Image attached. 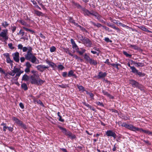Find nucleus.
<instances>
[{
    "instance_id": "7ed1b4c3",
    "label": "nucleus",
    "mask_w": 152,
    "mask_h": 152,
    "mask_svg": "<svg viewBox=\"0 0 152 152\" xmlns=\"http://www.w3.org/2000/svg\"><path fill=\"white\" fill-rule=\"evenodd\" d=\"M7 34L8 30L7 29L3 30L0 33V37H2L5 40H7L8 39Z\"/></svg>"
},
{
    "instance_id": "393cba45",
    "label": "nucleus",
    "mask_w": 152,
    "mask_h": 152,
    "mask_svg": "<svg viewBox=\"0 0 152 152\" xmlns=\"http://www.w3.org/2000/svg\"><path fill=\"white\" fill-rule=\"evenodd\" d=\"M34 13L38 16L43 15V13L42 12L37 10H34Z\"/></svg>"
},
{
    "instance_id": "423d86ee",
    "label": "nucleus",
    "mask_w": 152,
    "mask_h": 152,
    "mask_svg": "<svg viewBox=\"0 0 152 152\" xmlns=\"http://www.w3.org/2000/svg\"><path fill=\"white\" fill-rule=\"evenodd\" d=\"M82 43L87 47H90L92 44V43L89 39L86 37L85 38Z\"/></svg>"
},
{
    "instance_id": "09e8293b",
    "label": "nucleus",
    "mask_w": 152,
    "mask_h": 152,
    "mask_svg": "<svg viewBox=\"0 0 152 152\" xmlns=\"http://www.w3.org/2000/svg\"><path fill=\"white\" fill-rule=\"evenodd\" d=\"M71 134L72 133L70 132L67 131L65 134L66 136H68V137H69Z\"/></svg>"
},
{
    "instance_id": "338daca9",
    "label": "nucleus",
    "mask_w": 152,
    "mask_h": 152,
    "mask_svg": "<svg viewBox=\"0 0 152 152\" xmlns=\"http://www.w3.org/2000/svg\"><path fill=\"white\" fill-rule=\"evenodd\" d=\"M31 98L33 99L34 102L36 104L37 103V100H36L35 97L34 96H31Z\"/></svg>"
},
{
    "instance_id": "2f4dec72",
    "label": "nucleus",
    "mask_w": 152,
    "mask_h": 152,
    "mask_svg": "<svg viewBox=\"0 0 152 152\" xmlns=\"http://www.w3.org/2000/svg\"><path fill=\"white\" fill-rule=\"evenodd\" d=\"M77 87L80 91H85L84 87L82 86H79L77 85Z\"/></svg>"
},
{
    "instance_id": "c756f323",
    "label": "nucleus",
    "mask_w": 152,
    "mask_h": 152,
    "mask_svg": "<svg viewBox=\"0 0 152 152\" xmlns=\"http://www.w3.org/2000/svg\"><path fill=\"white\" fill-rule=\"evenodd\" d=\"M15 74H16V75L14 77H13V79H15L17 81V80L18 79V77H19L20 76L21 74L19 72H17Z\"/></svg>"
},
{
    "instance_id": "2eb2a0df",
    "label": "nucleus",
    "mask_w": 152,
    "mask_h": 152,
    "mask_svg": "<svg viewBox=\"0 0 152 152\" xmlns=\"http://www.w3.org/2000/svg\"><path fill=\"white\" fill-rule=\"evenodd\" d=\"M12 70L11 71L7 73H5L4 71H2V73L4 74L5 77L6 78H8V79H10V75L11 76V75L10 74V73H12Z\"/></svg>"
},
{
    "instance_id": "f3484780",
    "label": "nucleus",
    "mask_w": 152,
    "mask_h": 152,
    "mask_svg": "<svg viewBox=\"0 0 152 152\" xmlns=\"http://www.w3.org/2000/svg\"><path fill=\"white\" fill-rule=\"evenodd\" d=\"M46 63L52 68H54L56 66V65L54 63L49 61H47Z\"/></svg>"
},
{
    "instance_id": "ea45409f",
    "label": "nucleus",
    "mask_w": 152,
    "mask_h": 152,
    "mask_svg": "<svg viewBox=\"0 0 152 152\" xmlns=\"http://www.w3.org/2000/svg\"><path fill=\"white\" fill-rule=\"evenodd\" d=\"M123 54L127 57H131L132 56L131 55L129 54L126 51H124Z\"/></svg>"
},
{
    "instance_id": "0e129e2a",
    "label": "nucleus",
    "mask_w": 152,
    "mask_h": 152,
    "mask_svg": "<svg viewBox=\"0 0 152 152\" xmlns=\"http://www.w3.org/2000/svg\"><path fill=\"white\" fill-rule=\"evenodd\" d=\"M136 74L140 76H143V74L142 73L138 72L137 71V72Z\"/></svg>"
},
{
    "instance_id": "8fccbe9b",
    "label": "nucleus",
    "mask_w": 152,
    "mask_h": 152,
    "mask_svg": "<svg viewBox=\"0 0 152 152\" xmlns=\"http://www.w3.org/2000/svg\"><path fill=\"white\" fill-rule=\"evenodd\" d=\"M138 27L142 30H143L145 31V30L146 29V28L145 26H139Z\"/></svg>"
},
{
    "instance_id": "bb28decb",
    "label": "nucleus",
    "mask_w": 152,
    "mask_h": 152,
    "mask_svg": "<svg viewBox=\"0 0 152 152\" xmlns=\"http://www.w3.org/2000/svg\"><path fill=\"white\" fill-rule=\"evenodd\" d=\"M84 58L88 62H89L91 58L86 54H85L84 56Z\"/></svg>"
},
{
    "instance_id": "a18cd8bd",
    "label": "nucleus",
    "mask_w": 152,
    "mask_h": 152,
    "mask_svg": "<svg viewBox=\"0 0 152 152\" xmlns=\"http://www.w3.org/2000/svg\"><path fill=\"white\" fill-rule=\"evenodd\" d=\"M12 119L15 121L16 123H17L20 121L19 119L16 118L15 117H13L12 118Z\"/></svg>"
},
{
    "instance_id": "c85d7f7f",
    "label": "nucleus",
    "mask_w": 152,
    "mask_h": 152,
    "mask_svg": "<svg viewBox=\"0 0 152 152\" xmlns=\"http://www.w3.org/2000/svg\"><path fill=\"white\" fill-rule=\"evenodd\" d=\"M72 48L73 49H75L76 50V52L77 51V50H79L78 47L76 43L72 45Z\"/></svg>"
},
{
    "instance_id": "0eeeda50",
    "label": "nucleus",
    "mask_w": 152,
    "mask_h": 152,
    "mask_svg": "<svg viewBox=\"0 0 152 152\" xmlns=\"http://www.w3.org/2000/svg\"><path fill=\"white\" fill-rule=\"evenodd\" d=\"M106 134L107 136H112L114 139L116 138V135L115 133L111 130H108L106 132Z\"/></svg>"
},
{
    "instance_id": "c9c22d12",
    "label": "nucleus",
    "mask_w": 152,
    "mask_h": 152,
    "mask_svg": "<svg viewBox=\"0 0 152 152\" xmlns=\"http://www.w3.org/2000/svg\"><path fill=\"white\" fill-rule=\"evenodd\" d=\"M85 51V49H83L81 51H80L79 50H77V52L80 55H82Z\"/></svg>"
},
{
    "instance_id": "79ce46f5",
    "label": "nucleus",
    "mask_w": 152,
    "mask_h": 152,
    "mask_svg": "<svg viewBox=\"0 0 152 152\" xmlns=\"http://www.w3.org/2000/svg\"><path fill=\"white\" fill-rule=\"evenodd\" d=\"M8 46L9 48L12 50H13L14 49V47L13 46L12 44V43H10L8 44Z\"/></svg>"
},
{
    "instance_id": "4be33fe9",
    "label": "nucleus",
    "mask_w": 152,
    "mask_h": 152,
    "mask_svg": "<svg viewBox=\"0 0 152 152\" xmlns=\"http://www.w3.org/2000/svg\"><path fill=\"white\" fill-rule=\"evenodd\" d=\"M18 21L20 23H21L23 25L26 26H28V25L27 24V23L25 22L23 20H18Z\"/></svg>"
},
{
    "instance_id": "e2e57ef3",
    "label": "nucleus",
    "mask_w": 152,
    "mask_h": 152,
    "mask_svg": "<svg viewBox=\"0 0 152 152\" xmlns=\"http://www.w3.org/2000/svg\"><path fill=\"white\" fill-rule=\"evenodd\" d=\"M3 55L6 57V58L10 57L9 54L8 53H4Z\"/></svg>"
},
{
    "instance_id": "5fc2aeb1",
    "label": "nucleus",
    "mask_w": 152,
    "mask_h": 152,
    "mask_svg": "<svg viewBox=\"0 0 152 152\" xmlns=\"http://www.w3.org/2000/svg\"><path fill=\"white\" fill-rule=\"evenodd\" d=\"M79 28H80V29L83 31H85L86 32H87V31L86 30L85 28L83 27H82L80 26H79Z\"/></svg>"
},
{
    "instance_id": "7c9ffc66",
    "label": "nucleus",
    "mask_w": 152,
    "mask_h": 152,
    "mask_svg": "<svg viewBox=\"0 0 152 152\" xmlns=\"http://www.w3.org/2000/svg\"><path fill=\"white\" fill-rule=\"evenodd\" d=\"M130 69H132V72L136 73L137 72V70L134 67H130Z\"/></svg>"
},
{
    "instance_id": "69168bd1",
    "label": "nucleus",
    "mask_w": 152,
    "mask_h": 152,
    "mask_svg": "<svg viewBox=\"0 0 152 152\" xmlns=\"http://www.w3.org/2000/svg\"><path fill=\"white\" fill-rule=\"evenodd\" d=\"M19 106L20 107L22 108V109H23L24 108V106L23 105V104L20 102L19 104Z\"/></svg>"
},
{
    "instance_id": "052dcab7",
    "label": "nucleus",
    "mask_w": 152,
    "mask_h": 152,
    "mask_svg": "<svg viewBox=\"0 0 152 152\" xmlns=\"http://www.w3.org/2000/svg\"><path fill=\"white\" fill-rule=\"evenodd\" d=\"M110 65H112V66L115 67L116 68L118 69H119V68L118 67H117V65H116V64H110Z\"/></svg>"
},
{
    "instance_id": "f257e3e1",
    "label": "nucleus",
    "mask_w": 152,
    "mask_h": 152,
    "mask_svg": "<svg viewBox=\"0 0 152 152\" xmlns=\"http://www.w3.org/2000/svg\"><path fill=\"white\" fill-rule=\"evenodd\" d=\"M32 48L30 46L27 47H24L23 48V52H25L28 50L26 54L25 55L26 60L31 61L33 63L38 64L39 63L38 60L32 53Z\"/></svg>"
},
{
    "instance_id": "603ef678",
    "label": "nucleus",
    "mask_w": 152,
    "mask_h": 152,
    "mask_svg": "<svg viewBox=\"0 0 152 152\" xmlns=\"http://www.w3.org/2000/svg\"><path fill=\"white\" fill-rule=\"evenodd\" d=\"M24 34V32L22 31L21 30L18 33V35L21 34V36H23Z\"/></svg>"
},
{
    "instance_id": "de8ad7c7",
    "label": "nucleus",
    "mask_w": 152,
    "mask_h": 152,
    "mask_svg": "<svg viewBox=\"0 0 152 152\" xmlns=\"http://www.w3.org/2000/svg\"><path fill=\"white\" fill-rule=\"evenodd\" d=\"M104 40L107 42H111L112 41L110 40V39L108 37H106L104 39Z\"/></svg>"
},
{
    "instance_id": "4d7b16f0",
    "label": "nucleus",
    "mask_w": 152,
    "mask_h": 152,
    "mask_svg": "<svg viewBox=\"0 0 152 152\" xmlns=\"http://www.w3.org/2000/svg\"><path fill=\"white\" fill-rule=\"evenodd\" d=\"M24 47H23V45L21 44H19L18 45V48L19 49H23Z\"/></svg>"
},
{
    "instance_id": "473e14b6",
    "label": "nucleus",
    "mask_w": 152,
    "mask_h": 152,
    "mask_svg": "<svg viewBox=\"0 0 152 152\" xmlns=\"http://www.w3.org/2000/svg\"><path fill=\"white\" fill-rule=\"evenodd\" d=\"M102 92L104 95H106L108 97H110L111 96V95L110 94H108L107 92L104 90H102Z\"/></svg>"
},
{
    "instance_id": "72a5a7b5",
    "label": "nucleus",
    "mask_w": 152,
    "mask_h": 152,
    "mask_svg": "<svg viewBox=\"0 0 152 152\" xmlns=\"http://www.w3.org/2000/svg\"><path fill=\"white\" fill-rule=\"evenodd\" d=\"M73 56V58H74L75 59L77 60V61L79 60H82V59L80 57H78L76 55H73V56Z\"/></svg>"
},
{
    "instance_id": "f704fd0d",
    "label": "nucleus",
    "mask_w": 152,
    "mask_h": 152,
    "mask_svg": "<svg viewBox=\"0 0 152 152\" xmlns=\"http://www.w3.org/2000/svg\"><path fill=\"white\" fill-rule=\"evenodd\" d=\"M59 128L62 131V132H63L64 134H65L66 132L67 131L65 128L61 126H59Z\"/></svg>"
},
{
    "instance_id": "a211bd4d",
    "label": "nucleus",
    "mask_w": 152,
    "mask_h": 152,
    "mask_svg": "<svg viewBox=\"0 0 152 152\" xmlns=\"http://www.w3.org/2000/svg\"><path fill=\"white\" fill-rule=\"evenodd\" d=\"M64 51L66 53H68L69 55L71 56H72L73 54L71 53L69 51V48H63Z\"/></svg>"
},
{
    "instance_id": "b1692460",
    "label": "nucleus",
    "mask_w": 152,
    "mask_h": 152,
    "mask_svg": "<svg viewBox=\"0 0 152 152\" xmlns=\"http://www.w3.org/2000/svg\"><path fill=\"white\" fill-rule=\"evenodd\" d=\"M21 87L25 91H26L28 89V87L27 85L25 83H23L21 85Z\"/></svg>"
},
{
    "instance_id": "58836bf2",
    "label": "nucleus",
    "mask_w": 152,
    "mask_h": 152,
    "mask_svg": "<svg viewBox=\"0 0 152 152\" xmlns=\"http://www.w3.org/2000/svg\"><path fill=\"white\" fill-rule=\"evenodd\" d=\"M58 86L62 88H65L66 87H68V86L66 84H62L61 85H58Z\"/></svg>"
},
{
    "instance_id": "f8f14e48",
    "label": "nucleus",
    "mask_w": 152,
    "mask_h": 152,
    "mask_svg": "<svg viewBox=\"0 0 152 152\" xmlns=\"http://www.w3.org/2000/svg\"><path fill=\"white\" fill-rule=\"evenodd\" d=\"M26 68L25 70V71L26 73L30 72V68L31 67V65L29 62H27L26 63Z\"/></svg>"
},
{
    "instance_id": "37998d69",
    "label": "nucleus",
    "mask_w": 152,
    "mask_h": 152,
    "mask_svg": "<svg viewBox=\"0 0 152 152\" xmlns=\"http://www.w3.org/2000/svg\"><path fill=\"white\" fill-rule=\"evenodd\" d=\"M23 28L26 30V31H29L31 32L32 33H33L34 32V31H32L31 29H28L27 28L25 27H23Z\"/></svg>"
},
{
    "instance_id": "bf43d9fd",
    "label": "nucleus",
    "mask_w": 152,
    "mask_h": 152,
    "mask_svg": "<svg viewBox=\"0 0 152 152\" xmlns=\"http://www.w3.org/2000/svg\"><path fill=\"white\" fill-rule=\"evenodd\" d=\"M69 20L70 22H71L73 23H74L75 22V20H73L71 17H70L69 18Z\"/></svg>"
},
{
    "instance_id": "4c0bfd02",
    "label": "nucleus",
    "mask_w": 152,
    "mask_h": 152,
    "mask_svg": "<svg viewBox=\"0 0 152 152\" xmlns=\"http://www.w3.org/2000/svg\"><path fill=\"white\" fill-rule=\"evenodd\" d=\"M74 72L72 70H70L69 71L68 74V76L69 77H70L73 75Z\"/></svg>"
},
{
    "instance_id": "3c124183",
    "label": "nucleus",
    "mask_w": 152,
    "mask_h": 152,
    "mask_svg": "<svg viewBox=\"0 0 152 152\" xmlns=\"http://www.w3.org/2000/svg\"><path fill=\"white\" fill-rule=\"evenodd\" d=\"M128 125V124H127L126 123H121V126L124 127L126 128L127 126Z\"/></svg>"
},
{
    "instance_id": "e433bc0d",
    "label": "nucleus",
    "mask_w": 152,
    "mask_h": 152,
    "mask_svg": "<svg viewBox=\"0 0 152 152\" xmlns=\"http://www.w3.org/2000/svg\"><path fill=\"white\" fill-rule=\"evenodd\" d=\"M56 50V48L53 46L51 47L50 48V51L51 52H53L55 51Z\"/></svg>"
},
{
    "instance_id": "9d476101",
    "label": "nucleus",
    "mask_w": 152,
    "mask_h": 152,
    "mask_svg": "<svg viewBox=\"0 0 152 152\" xmlns=\"http://www.w3.org/2000/svg\"><path fill=\"white\" fill-rule=\"evenodd\" d=\"M82 10L84 12V14L85 15H86L88 16H89L90 15H93L92 13H94V11L90 12L89 10L84 8H82Z\"/></svg>"
},
{
    "instance_id": "f03ea898",
    "label": "nucleus",
    "mask_w": 152,
    "mask_h": 152,
    "mask_svg": "<svg viewBox=\"0 0 152 152\" xmlns=\"http://www.w3.org/2000/svg\"><path fill=\"white\" fill-rule=\"evenodd\" d=\"M39 78L38 74H35L31 76V82L32 84H36L37 83L38 78Z\"/></svg>"
},
{
    "instance_id": "6e6552de",
    "label": "nucleus",
    "mask_w": 152,
    "mask_h": 152,
    "mask_svg": "<svg viewBox=\"0 0 152 152\" xmlns=\"http://www.w3.org/2000/svg\"><path fill=\"white\" fill-rule=\"evenodd\" d=\"M14 60L16 62H18L19 61V53L16 52L12 54Z\"/></svg>"
},
{
    "instance_id": "20e7f679",
    "label": "nucleus",
    "mask_w": 152,
    "mask_h": 152,
    "mask_svg": "<svg viewBox=\"0 0 152 152\" xmlns=\"http://www.w3.org/2000/svg\"><path fill=\"white\" fill-rule=\"evenodd\" d=\"M12 73H10V74L11 75V76H14L16 73L17 72H19L21 74L23 72V71H21L20 70V69L15 67L12 70Z\"/></svg>"
},
{
    "instance_id": "680f3d73",
    "label": "nucleus",
    "mask_w": 152,
    "mask_h": 152,
    "mask_svg": "<svg viewBox=\"0 0 152 152\" xmlns=\"http://www.w3.org/2000/svg\"><path fill=\"white\" fill-rule=\"evenodd\" d=\"M70 138H71L72 139H74L76 138L75 136V135L73 134L72 133L71 135V136H70Z\"/></svg>"
},
{
    "instance_id": "864d4df0",
    "label": "nucleus",
    "mask_w": 152,
    "mask_h": 152,
    "mask_svg": "<svg viewBox=\"0 0 152 152\" xmlns=\"http://www.w3.org/2000/svg\"><path fill=\"white\" fill-rule=\"evenodd\" d=\"M75 5L78 8H80L82 10V8H83L82 7L81 5L77 3H75Z\"/></svg>"
},
{
    "instance_id": "5701e85b",
    "label": "nucleus",
    "mask_w": 152,
    "mask_h": 152,
    "mask_svg": "<svg viewBox=\"0 0 152 152\" xmlns=\"http://www.w3.org/2000/svg\"><path fill=\"white\" fill-rule=\"evenodd\" d=\"M37 79L38 80H37V83L36 84L41 85L42 84H43L44 82V81L39 79V78H38Z\"/></svg>"
},
{
    "instance_id": "dca6fc26",
    "label": "nucleus",
    "mask_w": 152,
    "mask_h": 152,
    "mask_svg": "<svg viewBox=\"0 0 152 152\" xmlns=\"http://www.w3.org/2000/svg\"><path fill=\"white\" fill-rule=\"evenodd\" d=\"M93 15L94 16L99 20L101 18V16L98 13L94 12V13H92Z\"/></svg>"
},
{
    "instance_id": "ddd939ff",
    "label": "nucleus",
    "mask_w": 152,
    "mask_h": 152,
    "mask_svg": "<svg viewBox=\"0 0 152 152\" xmlns=\"http://www.w3.org/2000/svg\"><path fill=\"white\" fill-rule=\"evenodd\" d=\"M107 75V74L105 72H100L97 76L98 79H101L104 78Z\"/></svg>"
},
{
    "instance_id": "6ab92c4d",
    "label": "nucleus",
    "mask_w": 152,
    "mask_h": 152,
    "mask_svg": "<svg viewBox=\"0 0 152 152\" xmlns=\"http://www.w3.org/2000/svg\"><path fill=\"white\" fill-rule=\"evenodd\" d=\"M78 39L80 40L82 42L85 38V37H83L81 35H79L77 36Z\"/></svg>"
},
{
    "instance_id": "49530a36",
    "label": "nucleus",
    "mask_w": 152,
    "mask_h": 152,
    "mask_svg": "<svg viewBox=\"0 0 152 152\" xmlns=\"http://www.w3.org/2000/svg\"><path fill=\"white\" fill-rule=\"evenodd\" d=\"M7 61L8 63L10 64H12V61L10 59V57L7 58Z\"/></svg>"
},
{
    "instance_id": "c03bdc74",
    "label": "nucleus",
    "mask_w": 152,
    "mask_h": 152,
    "mask_svg": "<svg viewBox=\"0 0 152 152\" xmlns=\"http://www.w3.org/2000/svg\"><path fill=\"white\" fill-rule=\"evenodd\" d=\"M37 103L40 104L41 105L42 107L44 106V105L42 102L40 100H37Z\"/></svg>"
},
{
    "instance_id": "4468645a",
    "label": "nucleus",
    "mask_w": 152,
    "mask_h": 152,
    "mask_svg": "<svg viewBox=\"0 0 152 152\" xmlns=\"http://www.w3.org/2000/svg\"><path fill=\"white\" fill-rule=\"evenodd\" d=\"M91 65L96 66L97 64V61L94 59L91 58L88 62Z\"/></svg>"
},
{
    "instance_id": "774afa93",
    "label": "nucleus",
    "mask_w": 152,
    "mask_h": 152,
    "mask_svg": "<svg viewBox=\"0 0 152 152\" xmlns=\"http://www.w3.org/2000/svg\"><path fill=\"white\" fill-rule=\"evenodd\" d=\"M25 58L24 57H22L20 58V60L21 62H23L25 60Z\"/></svg>"
},
{
    "instance_id": "13d9d810",
    "label": "nucleus",
    "mask_w": 152,
    "mask_h": 152,
    "mask_svg": "<svg viewBox=\"0 0 152 152\" xmlns=\"http://www.w3.org/2000/svg\"><path fill=\"white\" fill-rule=\"evenodd\" d=\"M58 67L59 69L61 70L63 69L64 68V67L61 65H59Z\"/></svg>"
},
{
    "instance_id": "1a4fd4ad",
    "label": "nucleus",
    "mask_w": 152,
    "mask_h": 152,
    "mask_svg": "<svg viewBox=\"0 0 152 152\" xmlns=\"http://www.w3.org/2000/svg\"><path fill=\"white\" fill-rule=\"evenodd\" d=\"M127 129H128L134 131H137L138 130H139V128L137 127H136L132 125H128L127 126L126 128Z\"/></svg>"
},
{
    "instance_id": "9b49d317",
    "label": "nucleus",
    "mask_w": 152,
    "mask_h": 152,
    "mask_svg": "<svg viewBox=\"0 0 152 152\" xmlns=\"http://www.w3.org/2000/svg\"><path fill=\"white\" fill-rule=\"evenodd\" d=\"M36 68L38 70L41 72H42L44 70V69H47L48 68V67L45 66L44 65H39L37 66H36Z\"/></svg>"
},
{
    "instance_id": "a878e982",
    "label": "nucleus",
    "mask_w": 152,
    "mask_h": 152,
    "mask_svg": "<svg viewBox=\"0 0 152 152\" xmlns=\"http://www.w3.org/2000/svg\"><path fill=\"white\" fill-rule=\"evenodd\" d=\"M129 47L130 48H132L135 50H138L139 49V48L135 45H130Z\"/></svg>"
},
{
    "instance_id": "aec40b11",
    "label": "nucleus",
    "mask_w": 152,
    "mask_h": 152,
    "mask_svg": "<svg viewBox=\"0 0 152 152\" xmlns=\"http://www.w3.org/2000/svg\"><path fill=\"white\" fill-rule=\"evenodd\" d=\"M139 130H138V131L142 132L146 134H151V132L148 130H143L142 129L139 128Z\"/></svg>"
},
{
    "instance_id": "412c9836",
    "label": "nucleus",
    "mask_w": 152,
    "mask_h": 152,
    "mask_svg": "<svg viewBox=\"0 0 152 152\" xmlns=\"http://www.w3.org/2000/svg\"><path fill=\"white\" fill-rule=\"evenodd\" d=\"M29 79V77L26 75L25 74L23 75L22 78V80L27 81Z\"/></svg>"
},
{
    "instance_id": "a19ab883",
    "label": "nucleus",
    "mask_w": 152,
    "mask_h": 152,
    "mask_svg": "<svg viewBox=\"0 0 152 152\" xmlns=\"http://www.w3.org/2000/svg\"><path fill=\"white\" fill-rule=\"evenodd\" d=\"M9 25L6 21L4 23H2V25L4 28L6 27Z\"/></svg>"
},
{
    "instance_id": "6e6d98bb",
    "label": "nucleus",
    "mask_w": 152,
    "mask_h": 152,
    "mask_svg": "<svg viewBox=\"0 0 152 152\" xmlns=\"http://www.w3.org/2000/svg\"><path fill=\"white\" fill-rule=\"evenodd\" d=\"M96 103V104H97L98 105L101 106H104V105L103 103L102 102H97Z\"/></svg>"
},
{
    "instance_id": "39448f33",
    "label": "nucleus",
    "mask_w": 152,
    "mask_h": 152,
    "mask_svg": "<svg viewBox=\"0 0 152 152\" xmlns=\"http://www.w3.org/2000/svg\"><path fill=\"white\" fill-rule=\"evenodd\" d=\"M129 83L132 85L133 87H138V88H140V89H142L141 88V86L136 81L134 80H129ZM141 88H142L141 87Z\"/></svg>"
},
{
    "instance_id": "cd10ccee",
    "label": "nucleus",
    "mask_w": 152,
    "mask_h": 152,
    "mask_svg": "<svg viewBox=\"0 0 152 152\" xmlns=\"http://www.w3.org/2000/svg\"><path fill=\"white\" fill-rule=\"evenodd\" d=\"M109 27H110L111 28H112L116 30H117V31L118 32L119 31H120V30L119 28H118L116 27L114 25V24H110L109 26Z\"/></svg>"
}]
</instances>
